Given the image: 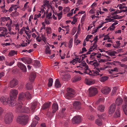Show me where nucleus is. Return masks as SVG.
<instances>
[{"instance_id": "13d9d810", "label": "nucleus", "mask_w": 127, "mask_h": 127, "mask_svg": "<svg viewBox=\"0 0 127 127\" xmlns=\"http://www.w3.org/2000/svg\"><path fill=\"white\" fill-rule=\"evenodd\" d=\"M104 101V99L103 98H100L96 102V104H98L100 102H102Z\"/></svg>"}, {"instance_id": "e433bc0d", "label": "nucleus", "mask_w": 127, "mask_h": 127, "mask_svg": "<svg viewBox=\"0 0 127 127\" xmlns=\"http://www.w3.org/2000/svg\"><path fill=\"white\" fill-rule=\"evenodd\" d=\"M45 52L46 54H50L51 53V50L49 46H47L45 50Z\"/></svg>"}, {"instance_id": "20e7f679", "label": "nucleus", "mask_w": 127, "mask_h": 127, "mask_svg": "<svg viewBox=\"0 0 127 127\" xmlns=\"http://www.w3.org/2000/svg\"><path fill=\"white\" fill-rule=\"evenodd\" d=\"M13 118V115L12 113H7L5 115L4 119V122L6 124H9L12 122Z\"/></svg>"}, {"instance_id": "4d7b16f0", "label": "nucleus", "mask_w": 127, "mask_h": 127, "mask_svg": "<svg viewBox=\"0 0 127 127\" xmlns=\"http://www.w3.org/2000/svg\"><path fill=\"white\" fill-rule=\"evenodd\" d=\"M14 63V61H13L10 62L9 63H6V64L8 65L11 66Z\"/></svg>"}, {"instance_id": "f8f14e48", "label": "nucleus", "mask_w": 127, "mask_h": 127, "mask_svg": "<svg viewBox=\"0 0 127 127\" xmlns=\"http://www.w3.org/2000/svg\"><path fill=\"white\" fill-rule=\"evenodd\" d=\"M17 64L18 66L24 72L26 71L27 68L26 67L24 64L20 62H18Z\"/></svg>"}, {"instance_id": "680f3d73", "label": "nucleus", "mask_w": 127, "mask_h": 127, "mask_svg": "<svg viewBox=\"0 0 127 127\" xmlns=\"http://www.w3.org/2000/svg\"><path fill=\"white\" fill-rule=\"evenodd\" d=\"M116 43L117 45L116 46V48H118V47L120 46V41L117 40L116 41Z\"/></svg>"}, {"instance_id": "9b49d317", "label": "nucleus", "mask_w": 127, "mask_h": 127, "mask_svg": "<svg viewBox=\"0 0 127 127\" xmlns=\"http://www.w3.org/2000/svg\"><path fill=\"white\" fill-rule=\"evenodd\" d=\"M18 92L16 89H12L10 91V97H13L15 98L18 95Z\"/></svg>"}, {"instance_id": "052dcab7", "label": "nucleus", "mask_w": 127, "mask_h": 127, "mask_svg": "<svg viewBox=\"0 0 127 127\" xmlns=\"http://www.w3.org/2000/svg\"><path fill=\"white\" fill-rule=\"evenodd\" d=\"M122 9L123 8H125L126 9L125 10H121L122 12H125L127 11V6H123L122 7Z\"/></svg>"}, {"instance_id": "c03bdc74", "label": "nucleus", "mask_w": 127, "mask_h": 127, "mask_svg": "<svg viewBox=\"0 0 127 127\" xmlns=\"http://www.w3.org/2000/svg\"><path fill=\"white\" fill-rule=\"evenodd\" d=\"M26 95V98L29 99L31 98V95L30 94L29 92H27L25 93Z\"/></svg>"}, {"instance_id": "774afa93", "label": "nucleus", "mask_w": 127, "mask_h": 127, "mask_svg": "<svg viewBox=\"0 0 127 127\" xmlns=\"http://www.w3.org/2000/svg\"><path fill=\"white\" fill-rule=\"evenodd\" d=\"M82 51L81 52V53H83L84 52L86 51H87V50L86 48L85 47H83L82 48Z\"/></svg>"}, {"instance_id": "a878e982", "label": "nucleus", "mask_w": 127, "mask_h": 127, "mask_svg": "<svg viewBox=\"0 0 127 127\" xmlns=\"http://www.w3.org/2000/svg\"><path fill=\"white\" fill-rule=\"evenodd\" d=\"M81 79V77L79 75H77L75 77L73 80V82H76L80 80Z\"/></svg>"}, {"instance_id": "4be33fe9", "label": "nucleus", "mask_w": 127, "mask_h": 127, "mask_svg": "<svg viewBox=\"0 0 127 127\" xmlns=\"http://www.w3.org/2000/svg\"><path fill=\"white\" fill-rule=\"evenodd\" d=\"M123 102V99L120 97L117 98L116 99L115 103L117 105H119L121 104Z\"/></svg>"}, {"instance_id": "5fc2aeb1", "label": "nucleus", "mask_w": 127, "mask_h": 127, "mask_svg": "<svg viewBox=\"0 0 127 127\" xmlns=\"http://www.w3.org/2000/svg\"><path fill=\"white\" fill-rule=\"evenodd\" d=\"M105 114H101L100 115H98V117H99V118L100 119H104L105 116H104Z\"/></svg>"}, {"instance_id": "2eb2a0df", "label": "nucleus", "mask_w": 127, "mask_h": 127, "mask_svg": "<svg viewBox=\"0 0 127 127\" xmlns=\"http://www.w3.org/2000/svg\"><path fill=\"white\" fill-rule=\"evenodd\" d=\"M110 90V89L107 87H104L102 88L101 90L102 93L105 95L109 94Z\"/></svg>"}, {"instance_id": "bb28decb", "label": "nucleus", "mask_w": 127, "mask_h": 127, "mask_svg": "<svg viewBox=\"0 0 127 127\" xmlns=\"http://www.w3.org/2000/svg\"><path fill=\"white\" fill-rule=\"evenodd\" d=\"M122 108L125 114L127 115V105L123 104L122 106Z\"/></svg>"}, {"instance_id": "72a5a7b5", "label": "nucleus", "mask_w": 127, "mask_h": 127, "mask_svg": "<svg viewBox=\"0 0 127 127\" xmlns=\"http://www.w3.org/2000/svg\"><path fill=\"white\" fill-rule=\"evenodd\" d=\"M105 108V106L103 105H101L99 106L97 108L98 110L101 112L103 111Z\"/></svg>"}, {"instance_id": "09e8293b", "label": "nucleus", "mask_w": 127, "mask_h": 127, "mask_svg": "<svg viewBox=\"0 0 127 127\" xmlns=\"http://www.w3.org/2000/svg\"><path fill=\"white\" fill-rule=\"evenodd\" d=\"M88 119L91 121H92L94 119V116L91 115H89L88 117Z\"/></svg>"}, {"instance_id": "7ed1b4c3", "label": "nucleus", "mask_w": 127, "mask_h": 127, "mask_svg": "<svg viewBox=\"0 0 127 127\" xmlns=\"http://www.w3.org/2000/svg\"><path fill=\"white\" fill-rule=\"evenodd\" d=\"M66 91L67 93L65 95V97L66 98L70 99L75 97V93L73 89L71 88H68L67 89Z\"/></svg>"}, {"instance_id": "37998d69", "label": "nucleus", "mask_w": 127, "mask_h": 127, "mask_svg": "<svg viewBox=\"0 0 127 127\" xmlns=\"http://www.w3.org/2000/svg\"><path fill=\"white\" fill-rule=\"evenodd\" d=\"M73 43V40L71 39L70 40L68 44V47L70 48H71L72 46Z\"/></svg>"}, {"instance_id": "cd10ccee", "label": "nucleus", "mask_w": 127, "mask_h": 127, "mask_svg": "<svg viewBox=\"0 0 127 127\" xmlns=\"http://www.w3.org/2000/svg\"><path fill=\"white\" fill-rule=\"evenodd\" d=\"M70 76L69 74L64 75L62 78V79L64 81L68 80L70 79Z\"/></svg>"}, {"instance_id": "b1692460", "label": "nucleus", "mask_w": 127, "mask_h": 127, "mask_svg": "<svg viewBox=\"0 0 127 127\" xmlns=\"http://www.w3.org/2000/svg\"><path fill=\"white\" fill-rule=\"evenodd\" d=\"M10 22L9 23L8 22L6 24V26L8 27V29L9 31H10L11 30V27L12 23V21L11 19L9 20Z\"/></svg>"}, {"instance_id": "473e14b6", "label": "nucleus", "mask_w": 127, "mask_h": 127, "mask_svg": "<svg viewBox=\"0 0 127 127\" xmlns=\"http://www.w3.org/2000/svg\"><path fill=\"white\" fill-rule=\"evenodd\" d=\"M26 88L29 90H31L32 88V86L31 83H28L26 85Z\"/></svg>"}, {"instance_id": "7c9ffc66", "label": "nucleus", "mask_w": 127, "mask_h": 127, "mask_svg": "<svg viewBox=\"0 0 127 127\" xmlns=\"http://www.w3.org/2000/svg\"><path fill=\"white\" fill-rule=\"evenodd\" d=\"M40 64V62L39 61L36 60L34 61V65L36 68L39 67Z\"/></svg>"}, {"instance_id": "de8ad7c7", "label": "nucleus", "mask_w": 127, "mask_h": 127, "mask_svg": "<svg viewBox=\"0 0 127 127\" xmlns=\"http://www.w3.org/2000/svg\"><path fill=\"white\" fill-rule=\"evenodd\" d=\"M3 111V109L1 107H0V120H1L2 119V117L1 115Z\"/></svg>"}, {"instance_id": "a19ab883", "label": "nucleus", "mask_w": 127, "mask_h": 127, "mask_svg": "<svg viewBox=\"0 0 127 127\" xmlns=\"http://www.w3.org/2000/svg\"><path fill=\"white\" fill-rule=\"evenodd\" d=\"M113 71H115L117 72L118 71V69L117 68L115 67L113 69L110 70L109 72L110 73H112Z\"/></svg>"}, {"instance_id": "39448f33", "label": "nucleus", "mask_w": 127, "mask_h": 127, "mask_svg": "<svg viewBox=\"0 0 127 127\" xmlns=\"http://www.w3.org/2000/svg\"><path fill=\"white\" fill-rule=\"evenodd\" d=\"M89 96H92L95 95L98 93L97 89L95 88L91 87L89 89Z\"/></svg>"}, {"instance_id": "6e6d98bb", "label": "nucleus", "mask_w": 127, "mask_h": 127, "mask_svg": "<svg viewBox=\"0 0 127 127\" xmlns=\"http://www.w3.org/2000/svg\"><path fill=\"white\" fill-rule=\"evenodd\" d=\"M52 15V13L51 12H50L49 14L46 15V17L47 18L48 17H49L48 19H50V18H52V17H51Z\"/></svg>"}, {"instance_id": "a18cd8bd", "label": "nucleus", "mask_w": 127, "mask_h": 127, "mask_svg": "<svg viewBox=\"0 0 127 127\" xmlns=\"http://www.w3.org/2000/svg\"><path fill=\"white\" fill-rule=\"evenodd\" d=\"M62 11H61L59 13L57 14V15L58 17V19L60 20L62 18Z\"/></svg>"}, {"instance_id": "49530a36", "label": "nucleus", "mask_w": 127, "mask_h": 127, "mask_svg": "<svg viewBox=\"0 0 127 127\" xmlns=\"http://www.w3.org/2000/svg\"><path fill=\"white\" fill-rule=\"evenodd\" d=\"M108 77L107 76L102 77L101 79V81L104 82L108 79Z\"/></svg>"}, {"instance_id": "c756f323", "label": "nucleus", "mask_w": 127, "mask_h": 127, "mask_svg": "<svg viewBox=\"0 0 127 127\" xmlns=\"http://www.w3.org/2000/svg\"><path fill=\"white\" fill-rule=\"evenodd\" d=\"M97 54H98L97 53H93L91 54L89 59L90 60H94L95 58V56Z\"/></svg>"}, {"instance_id": "69168bd1", "label": "nucleus", "mask_w": 127, "mask_h": 127, "mask_svg": "<svg viewBox=\"0 0 127 127\" xmlns=\"http://www.w3.org/2000/svg\"><path fill=\"white\" fill-rule=\"evenodd\" d=\"M70 10L69 8L68 7H66L64 8L63 10V11L64 12H68Z\"/></svg>"}, {"instance_id": "2f4dec72", "label": "nucleus", "mask_w": 127, "mask_h": 127, "mask_svg": "<svg viewBox=\"0 0 127 127\" xmlns=\"http://www.w3.org/2000/svg\"><path fill=\"white\" fill-rule=\"evenodd\" d=\"M55 86L56 88H59L61 87V84L60 83L58 79H57L55 83Z\"/></svg>"}, {"instance_id": "ea45409f", "label": "nucleus", "mask_w": 127, "mask_h": 127, "mask_svg": "<svg viewBox=\"0 0 127 127\" xmlns=\"http://www.w3.org/2000/svg\"><path fill=\"white\" fill-rule=\"evenodd\" d=\"M38 123L37 121H35L34 120L33 121V122L31 125L32 127H35V126Z\"/></svg>"}, {"instance_id": "8fccbe9b", "label": "nucleus", "mask_w": 127, "mask_h": 127, "mask_svg": "<svg viewBox=\"0 0 127 127\" xmlns=\"http://www.w3.org/2000/svg\"><path fill=\"white\" fill-rule=\"evenodd\" d=\"M117 90V88L116 87H114L113 89L112 90V92L111 93V94L112 95H113L115 94L116 93V92Z\"/></svg>"}, {"instance_id": "f3484780", "label": "nucleus", "mask_w": 127, "mask_h": 127, "mask_svg": "<svg viewBox=\"0 0 127 127\" xmlns=\"http://www.w3.org/2000/svg\"><path fill=\"white\" fill-rule=\"evenodd\" d=\"M21 60L25 63L30 64L32 62V60L30 58L24 57L21 59Z\"/></svg>"}, {"instance_id": "0e129e2a", "label": "nucleus", "mask_w": 127, "mask_h": 127, "mask_svg": "<svg viewBox=\"0 0 127 127\" xmlns=\"http://www.w3.org/2000/svg\"><path fill=\"white\" fill-rule=\"evenodd\" d=\"M42 27H41L40 30L41 31L43 29H45V23L44 22H43L42 23Z\"/></svg>"}, {"instance_id": "f704fd0d", "label": "nucleus", "mask_w": 127, "mask_h": 127, "mask_svg": "<svg viewBox=\"0 0 127 127\" xmlns=\"http://www.w3.org/2000/svg\"><path fill=\"white\" fill-rule=\"evenodd\" d=\"M95 123L99 126H101L102 125V122L101 119H97L95 121Z\"/></svg>"}, {"instance_id": "0eeeda50", "label": "nucleus", "mask_w": 127, "mask_h": 127, "mask_svg": "<svg viewBox=\"0 0 127 127\" xmlns=\"http://www.w3.org/2000/svg\"><path fill=\"white\" fill-rule=\"evenodd\" d=\"M18 84V80L15 78H14L10 81L9 84L8 85L9 87L11 88L14 87Z\"/></svg>"}, {"instance_id": "f257e3e1", "label": "nucleus", "mask_w": 127, "mask_h": 127, "mask_svg": "<svg viewBox=\"0 0 127 127\" xmlns=\"http://www.w3.org/2000/svg\"><path fill=\"white\" fill-rule=\"evenodd\" d=\"M37 103L35 102L31 105L30 109H29L28 107H26L24 106L23 102H21L19 104H17L16 105V111L18 113H30L33 112L36 107Z\"/></svg>"}, {"instance_id": "c9c22d12", "label": "nucleus", "mask_w": 127, "mask_h": 127, "mask_svg": "<svg viewBox=\"0 0 127 127\" xmlns=\"http://www.w3.org/2000/svg\"><path fill=\"white\" fill-rule=\"evenodd\" d=\"M53 79L52 78H49L48 83V86L49 87H51L53 84Z\"/></svg>"}, {"instance_id": "f03ea898", "label": "nucleus", "mask_w": 127, "mask_h": 127, "mask_svg": "<svg viewBox=\"0 0 127 127\" xmlns=\"http://www.w3.org/2000/svg\"><path fill=\"white\" fill-rule=\"evenodd\" d=\"M29 116L27 115H22L19 116L17 119L18 123L22 125H26L28 122Z\"/></svg>"}, {"instance_id": "1a4fd4ad", "label": "nucleus", "mask_w": 127, "mask_h": 127, "mask_svg": "<svg viewBox=\"0 0 127 127\" xmlns=\"http://www.w3.org/2000/svg\"><path fill=\"white\" fill-rule=\"evenodd\" d=\"M26 95L25 93L22 92L20 94L19 96L18 100L19 102L17 104H19V103L21 102H22L21 101H23L26 99Z\"/></svg>"}, {"instance_id": "79ce46f5", "label": "nucleus", "mask_w": 127, "mask_h": 127, "mask_svg": "<svg viewBox=\"0 0 127 127\" xmlns=\"http://www.w3.org/2000/svg\"><path fill=\"white\" fill-rule=\"evenodd\" d=\"M2 31H3V32L5 33H7V30L6 28L3 27H0V32Z\"/></svg>"}, {"instance_id": "bf43d9fd", "label": "nucleus", "mask_w": 127, "mask_h": 127, "mask_svg": "<svg viewBox=\"0 0 127 127\" xmlns=\"http://www.w3.org/2000/svg\"><path fill=\"white\" fill-rule=\"evenodd\" d=\"M36 39L38 42H40L42 40L41 37H40L39 36H37L36 38Z\"/></svg>"}, {"instance_id": "a211bd4d", "label": "nucleus", "mask_w": 127, "mask_h": 127, "mask_svg": "<svg viewBox=\"0 0 127 127\" xmlns=\"http://www.w3.org/2000/svg\"><path fill=\"white\" fill-rule=\"evenodd\" d=\"M81 103L78 101H75L73 104L74 107L77 109H79L80 108Z\"/></svg>"}, {"instance_id": "393cba45", "label": "nucleus", "mask_w": 127, "mask_h": 127, "mask_svg": "<svg viewBox=\"0 0 127 127\" xmlns=\"http://www.w3.org/2000/svg\"><path fill=\"white\" fill-rule=\"evenodd\" d=\"M36 74L34 73H32L29 77V79L31 82H32L36 77Z\"/></svg>"}, {"instance_id": "dca6fc26", "label": "nucleus", "mask_w": 127, "mask_h": 127, "mask_svg": "<svg viewBox=\"0 0 127 127\" xmlns=\"http://www.w3.org/2000/svg\"><path fill=\"white\" fill-rule=\"evenodd\" d=\"M9 98H11L10 100L9 101V105L12 106H14L16 104V101L13 97H9Z\"/></svg>"}, {"instance_id": "6ab92c4d", "label": "nucleus", "mask_w": 127, "mask_h": 127, "mask_svg": "<svg viewBox=\"0 0 127 127\" xmlns=\"http://www.w3.org/2000/svg\"><path fill=\"white\" fill-rule=\"evenodd\" d=\"M116 108L115 104L114 103L112 104L109 110V112L110 114L113 113L115 110Z\"/></svg>"}, {"instance_id": "58836bf2", "label": "nucleus", "mask_w": 127, "mask_h": 127, "mask_svg": "<svg viewBox=\"0 0 127 127\" xmlns=\"http://www.w3.org/2000/svg\"><path fill=\"white\" fill-rule=\"evenodd\" d=\"M79 59V58H77L74 59L72 61L70 62L71 63H72L74 65L78 61Z\"/></svg>"}, {"instance_id": "ddd939ff", "label": "nucleus", "mask_w": 127, "mask_h": 127, "mask_svg": "<svg viewBox=\"0 0 127 127\" xmlns=\"http://www.w3.org/2000/svg\"><path fill=\"white\" fill-rule=\"evenodd\" d=\"M95 70H93V72L94 73V75H98L99 74V72H100V71L104 70V68H99L98 67H96L94 68Z\"/></svg>"}, {"instance_id": "aec40b11", "label": "nucleus", "mask_w": 127, "mask_h": 127, "mask_svg": "<svg viewBox=\"0 0 127 127\" xmlns=\"http://www.w3.org/2000/svg\"><path fill=\"white\" fill-rule=\"evenodd\" d=\"M120 107H118L114 115V117L115 118H117L120 117Z\"/></svg>"}, {"instance_id": "603ef678", "label": "nucleus", "mask_w": 127, "mask_h": 127, "mask_svg": "<svg viewBox=\"0 0 127 127\" xmlns=\"http://www.w3.org/2000/svg\"><path fill=\"white\" fill-rule=\"evenodd\" d=\"M117 53L116 52V51H113L109 53V54L110 55V56H115V54Z\"/></svg>"}, {"instance_id": "4468645a", "label": "nucleus", "mask_w": 127, "mask_h": 127, "mask_svg": "<svg viewBox=\"0 0 127 127\" xmlns=\"http://www.w3.org/2000/svg\"><path fill=\"white\" fill-rule=\"evenodd\" d=\"M51 103V102H49L44 104L42 107V110H48L49 109Z\"/></svg>"}, {"instance_id": "412c9836", "label": "nucleus", "mask_w": 127, "mask_h": 127, "mask_svg": "<svg viewBox=\"0 0 127 127\" xmlns=\"http://www.w3.org/2000/svg\"><path fill=\"white\" fill-rule=\"evenodd\" d=\"M58 106L57 103H54L52 105V108L53 110L52 112L54 113L58 110Z\"/></svg>"}, {"instance_id": "338daca9", "label": "nucleus", "mask_w": 127, "mask_h": 127, "mask_svg": "<svg viewBox=\"0 0 127 127\" xmlns=\"http://www.w3.org/2000/svg\"><path fill=\"white\" fill-rule=\"evenodd\" d=\"M104 38L103 40H105L106 39H110V38L109 36H107V35H105L104 36Z\"/></svg>"}, {"instance_id": "4c0bfd02", "label": "nucleus", "mask_w": 127, "mask_h": 127, "mask_svg": "<svg viewBox=\"0 0 127 127\" xmlns=\"http://www.w3.org/2000/svg\"><path fill=\"white\" fill-rule=\"evenodd\" d=\"M95 82L94 80H89L87 81L86 82V83L88 85H90L94 84Z\"/></svg>"}, {"instance_id": "e2e57ef3", "label": "nucleus", "mask_w": 127, "mask_h": 127, "mask_svg": "<svg viewBox=\"0 0 127 127\" xmlns=\"http://www.w3.org/2000/svg\"><path fill=\"white\" fill-rule=\"evenodd\" d=\"M99 65V64L97 62H95L94 63V64L93 66H95V67H98Z\"/></svg>"}, {"instance_id": "9d476101", "label": "nucleus", "mask_w": 127, "mask_h": 127, "mask_svg": "<svg viewBox=\"0 0 127 127\" xmlns=\"http://www.w3.org/2000/svg\"><path fill=\"white\" fill-rule=\"evenodd\" d=\"M10 99L11 98H9V97L7 98L2 96L0 98V101L3 105H6L8 103L9 101H10Z\"/></svg>"}, {"instance_id": "423d86ee", "label": "nucleus", "mask_w": 127, "mask_h": 127, "mask_svg": "<svg viewBox=\"0 0 127 127\" xmlns=\"http://www.w3.org/2000/svg\"><path fill=\"white\" fill-rule=\"evenodd\" d=\"M82 66H85V70L84 73H89L90 75H94L93 72V71H92L88 68L89 67L87 65L86 63L85 62L82 64Z\"/></svg>"}, {"instance_id": "3c124183", "label": "nucleus", "mask_w": 127, "mask_h": 127, "mask_svg": "<svg viewBox=\"0 0 127 127\" xmlns=\"http://www.w3.org/2000/svg\"><path fill=\"white\" fill-rule=\"evenodd\" d=\"M41 37L42 40L45 43H46V38L43 34L42 35Z\"/></svg>"}, {"instance_id": "864d4df0", "label": "nucleus", "mask_w": 127, "mask_h": 127, "mask_svg": "<svg viewBox=\"0 0 127 127\" xmlns=\"http://www.w3.org/2000/svg\"><path fill=\"white\" fill-rule=\"evenodd\" d=\"M51 29L50 28L47 27L46 29L47 33V34H50L51 33Z\"/></svg>"}, {"instance_id": "c85d7f7f", "label": "nucleus", "mask_w": 127, "mask_h": 127, "mask_svg": "<svg viewBox=\"0 0 127 127\" xmlns=\"http://www.w3.org/2000/svg\"><path fill=\"white\" fill-rule=\"evenodd\" d=\"M17 53V51H15L14 50H12L9 52L8 55L9 56H12L15 54L16 55Z\"/></svg>"}, {"instance_id": "6e6552de", "label": "nucleus", "mask_w": 127, "mask_h": 127, "mask_svg": "<svg viewBox=\"0 0 127 127\" xmlns=\"http://www.w3.org/2000/svg\"><path fill=\"white\" fill-rule=\"evenodd\" d=\"M81 120V117L79 115L76 116L74 117L72 119L73 122L75 124L80 123Z\"/></svg>"}, {"instance_id": "5701e85b", "label": "nucleus", "mask_w": 127, "mask_h": 127, "mask_svg": "<svg viewBox=\"0 0 127 127\" xmlns=\"http://www.w3.org/2000/svg\"><path fill=\"white\" fill-rule=\"evenodd\" d=\"M10 18L9 17H1L0 19V22H1V24L2 25V22H5L7 21L8 20H10Z\"/></svg>"}]
</instances>
